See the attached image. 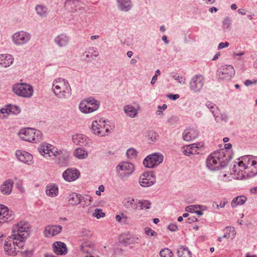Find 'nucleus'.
Here are the masks:
<instances>
[{
    "mask_svg": "<svg viewBox=\"0 0 257 257\" xmlns=\"http://www.w3.org/2000/svg\"><path fill=\"white\" fill-rule=\"evenodd\" d=\"M231 159V154L226 150H219L211 153L207 158V167L211 171L224 168Z\"/></svg>",
    "mask_w": 257,
    "mask_h": 257,
    "instance_id": "nucleus-1",
    "label": "nucleus"
},
{
    "mask_svg": "<svg viewBox=\"0 0 257 257\" xmlns=\"http://www.w3.org/2000/svg\"><path fill=\"white\" fill-rule=\"evenodd\" d=\"M52 90L59 98H67L71 95V88L68 81L59 78L55 79L52 84Z\"/></svg>",
    "mask_w": 257,
    "mask_h": 257,
    "instance_id": "nucleus-2",
    "label": "nucleus"
},
{
    "mask_svg": "<svg viewBox=\"0 0 257 257\" xmlns=\"http://www.w3.org/2000/svg\"><path fill=\"white\" fill-rule=\"evenodd\" d=\"M19 135L23 140L33 143L41 141L43 137L40 131L30 127L21 129Z\"/></svg>",
    "mask_w": 257,
    "mask_h": 257,
    "instance_id": "nucleus-3",
    "label": "nucleus"
},
{
    "mask_svg": "<svg viewBox=\"0 0 257 257\" xmlns=\"http://www.w3.org/2000/svg\"><path fill=\"white\" fill-rule=\"evenodd\" d=\"M30 233V225L26 222L21 221L13 226L12 229V238L19 239L24 241Z\"/></svg>",
    "mask_w": 257,
    "mask_h": 257,
    "instance_id": "nucleus-4",
    "label": "nucleus"
},
{
    "mask_svg": "<svg viewBox=\"0 0 257 257\" xmlns=\"http://www.w3.org/2000/svg\"><path fill=\"white\" fill-rule=\"evenodd\" d=\"M116 171L117 176L122 180H126L135 171L134 165L128 162H123L119 163Z\"/></svg>",
    "mask_w": 257,
    "mask_h": 257,
    "instance_id": "nucleus-5",
    "label": "nucleus"
},
{
    "mask_svg": "<svg viewBox=\"0 0 257 257\" xmlns=\"http://www.w3.org/2000/svg\"><path fill=\"white\" fill-rule=\"evenodd\" d=\"M24 242L23 240L12 238L11 236L7 238L4 245L5 251L9 255H15L17 254L18 249L22 248Z\"/></svg>",
    "mask_w": 257,
    "mask_h": 257,
    "instance_id": "nucleus-6",
    "label": "nucleus"
},
{
    "mask_svg": "<svg viewBox=\"0 0 257 257\" xmlns=\"http://www.w3.org/2000/svg\"><path fill=\"white\" fill-rule=\"evenodd\" d=\"M12 90L13 92L19 96L29 98L33 94V87L27 83H20L13 85Z\"/></svg>",
    "mask_w": 257,
    "mask_h": 257,
    "instance_id": "nucleus-7",
    "label": "nucleus"
},
{
    "mask_svg": "<svg viewBox=\"0 0 257 257\" xmlns=\"http://www.w3.org/2000/svg\"><path fill=\"white\" fill-rule=\"evenodd\" d=\"M109 126L105 120L99 119L92 121L91 130L92 133L95 135L105 136L110 132Z\"/></svg>",
    "mask_w": 257,
    "mask_h": 257,
    "instance_id": "nucleus-8",
    "label": "nucleus"
},
{
    "mask_svg": "<svg viewBox=\"0 0 257 257\" xmlns=\"http://www.w3.org/2000/svg\"><path fill=\"white\" fill-rule=\"evenodd\" d=\"M31 39V34L24 31L15 32L12 36V41L17 46H21L26 44L30 41Z\"/></svg>",
    "mask_w": 257,
    "mask_h": 257,
    "instance_id": "nucleus-9",
    "label": "nucleus"
},
{
    "mask_svg": "<svg viewBox=\"0 0 257 257\" xmlns=\"http://www.w3.org/2000/svg\"><path fill=\"white\" fill-rule=\"evenodd\" d=\"M205 83V77L201 74L193 76L189 82V89L193 93H199L203 89Z\"/></svg>",
    "mask_w": 257,
    "mask_h": 257,
    "instance_id": "nucleus-10",
    "label": "nucleus"
},
{
    "mask_svg": "<svg viewBox=\"0 0 257 257\" xmlns=\"http://www.w3.org/2000/svg\"><path fill=\"white\" fill-rule=\"evenodd\" d=\"M39 153L46 158H56L59 153L58 149L54 146L48 144H41L38 148Z\"/></svg>",
    "mask_w": 257,
    "mask_h": 257,
    "instance_id": "nucleus-11",
    "label": "nucleus"
},
{
    "mask_svg": "<svg viewBox=\"0 0 257 257\" xmlns=\"http://www.w3.org/2000/svg\"><path fill=\"white\" fill-rule=\"evenodd\" d=\"M164 157L160 153H154L148 156L144 160L143 164L146 167L154 168L160 164L163 161Z\"/></svg>",
    "mask_w": 257,
    "mask_h": 257,
    "instance_id": "nucleus-12",
    "label": "nucleus"
},
{
    "mask_svg": "<svg viewBox=\"0 0 257 257\" xmlns=\"http://www.w3.org/2000/svg\"><path fill=\"white\" fill-rule=\"evenodd\" d=\"M235 70L230 65H225L217 71L219 79L222 80H230L234 75Z\"/></svg>",
    "mask_w": 257,
    "mask_h": 257,
    "instance_id": "nucleus-13",
    "label": "nucleus"
},
{
    "mask_svg": "<svg viewBox=\"0 0 257 257\" xmlns=\"http://www.w3.org/2000/svg\"><path fill=\"white\" fill-rule=\"evenodd\" d=\"M156 182L155 175L152 172H144L140 177L139 183L144 187H150Z\"/></svg>",
    "mask_w": 257,
    "mask_h": 257,
    "instance_id": "nucleus-14",
    "label": "nucleus"
},
{
    "mask_svg": "<svg viewBox=\"0 0 257 257\" xmlns=\"http://www.w3.org/2000/svg\"><path fill=\"white\" fill-rule=\"evenodd\" d=\"M233 173L237 179H242L245 177L246 174H247V170L244 164L241 163V161L239 160L238 162H235L232 169L231 174Z\"/></svg>",
    "mask_w": 257,
    "mask_h": 257,
    "instance_id": "nucleus-15",
    "label": "nucleus"
},
{
    "mask_svg": "<svg viewBox=\"0 0 257 257\" xmlns=\"http://www.w3.org/2000/svg\"><path fill=\"white\" fill-rule=\"evenodd\" d=\"M63 179L67 182L76 180L80 176L79 171L74 168H71L66 169L62 174Z\"/></svg>",
    "mask_w": 257,
    "mask_h": 257,
    "instance_id": "nucleus-16",
    "label": "nucleus"
},
{
    "mask_svg": "<svg viewBox=\"0 0 257 257\" xmlns=\"http://www.w3.org/2000/svg\"><path fill=\"white\" fill-rule=\"evenodd\" d=\"M13 218V211H10L6 206L0 204V223L9 221Z\"/></svg>",
    "mask_w": 257,
    "mask_h": 257,
    "instance_id": "nucleus-17",
    "label": "nucleus"
},
{
    "mask_svg": "<svg viewBox=\"0 0 257 257\" xmlns=\"http://www.w3.org/2000/svg\"><path fill=\"white\" fill-rule=\"evenodd\" d=\"M73 142L80 146H90L91 141L88 137L81 134L74 135L72 138Z\"/></svg>",
    "mask_w": 257,
    "mask_h": 257,
    "instance_id": "nucleus-18",
    "label": "nucleus"
},
{
    "mask_svg": "<svg viewBox=\"0 0 257 257\" xmlns=\"http://www.w3.org/2000/svg\"><path fill=\"white\" fill-rule=\"evenodd\" d=\"M16 155L20 161L25 164L31 165L33 163V156L25 151L18 150L16 152Z\"/></svg>",
    "mask_w": 257,
    "mask_h": 257,
    "instance_id": "nucleus-19",
    "label": "nucleus"
},
{
    "mask_svg": "<svg viewBox=\"0 0 257 257\" xmlns=\"http://www.w3.org/2000/svg\"><path fill=\"white\" fill-rule=\"evenodd\" d=\"M85 13L83 10L78 8L75 9V11L71 14L70 21H72V23H81L85 21Z\"/></svg>",
    "mask_w": 257,
    "mask_h": 257,
    "instance_id": "nucleus-20",
    "label": "nucleus"
},
{
    "mask_svg": "<svg viewBox=\"0 0 257 257\" xmlns=\"http://www.w3.org/2000/svg\"><path fill=\"white\" fill-rule=\"evenodd\" d=\"M62 227L60 225H48L44 230L45 236L50 237L59 234L62 230Z\"/></svg>",
    "mask_w": 257,
    "mask_h": 257,
    "instance_id": "nucleus-21",
    "label": "nucleus"
},
{
    "mask_svg": "<svg viewBox=\"0 0 257 257\" xmlns=\"http://www.w3.org/2000/svg\"><path fill=\"white\" fill-rule=\"evenodd\" d=\"M198 135V131L194 128H189L183 133L184 140L189 142L194 140Z\"/></svg>",
    "mask_w": 257,
    "mask_h": 257,
    "instance_id": "nucleus-22",
    "label": "nucleus"
},
{
    "mask_svg": "<svg viewBox=\"0 0 257 257\" xmlns=\"http://www.w3.org/2000/svg\"><path fill=\"white\" fill-rule=\"evenodd\" d=\"M54 252L58 255H64L67 253V248L66 244L61 241H56L53 244Z\"/></svg>",
    "mask_w": 257,
    "mask_h": 257,
    "instance_id": "nucleus-23",
    "label": "nucleus"
},
{
    "mask_svg": "<svg viewBox=\"0 0 257 257\" xmlns=\"http://www.w3.org/2000/svg\"><path fill=\"white\" fill-rule=\"evenodd\" d=\"M58 164L63 166L68 165L69 159V153L66 151H59L57 156Z\"/></svg>",
    "mask_w": 257,
    "mask_h": 257,
    "instance_id": "nucleus-24",
    "label": "nucleus"
},
{
    "mask_svg": "<svg viewBox=\"0 0 257 257\" xmlns=\"http://www.w3.org/2000/svg\"><path fill=\"white\" fill-rule=\"evenodd\" d=\"M117 9L121 12H128L132 8L131 0H116Z\"/></svg>",
    "mask_w": 257,
    "mask_h": 257,
    "instance_id": "nucleus-25",
    "label": "nucleus"
},
{
    "mask_svg": "<svg viewBox=\"0 0 257 257\" xmlns=\"http://www.w3.org/2000/svg\"><path fill=\"white\" fill-rule=\"evenodd\" d=\"M14 182L11 180L5 181L1 186L0 190L4 195H9L12 192Z\"/></svg>",
    "mask_w": 257,
    "mask_h": 257,
    "instance_id": "nucleus-26",
    "label": "nucleus"
},
{
    "mask_svg": "<svg viewBox=\"0 0 257 257\" xmlns=\"http://www.w3.org/2000/svg\"><path fill=\"white\" fill-rule=\"evenodd\" d=\"M80 2L78 0H68L65 3V8L71 14L75 11V9L80 8Z\"/></svg>",
    "mask_w": 257,
    "mask_h": 257,
    "instance_id": "nucleus-27",
    "label": "nucleus"
},
{
    "mask_svg": "<svg viewBox=\"0 0 257 257\" xmlns=\"http://www.w3.org/2000/svg\"><path fill=\"white\" fill-rule=\"evenodd\" d=\"M14 61L13 56L8 54L0 55V65L4 67L11 65Z\"/></svg>",
    "mask_w": 257,
    "mask_h": 257,
    "instance_id": "nucleus-28",
    "label": "nucleus"
},
{
    "mask_svg": "<svg viewBox=\"0 0 257 257\" xmlns=\"http://www.w3.org/2000/svg\"><path fill=\"white\" fill-rule=\"evenodd\" d=\"M238 160L241 161L242 164H244L246 169L251 165H256L257 157L252 156H244L240 158Z\"/></svg>",
    "mask_w": 257,
    "mask_h": 257,
    "instance_id": "nucleus-29",
    "label": "nucleus"
},
{
    "mask_svg": "<svg viewBox=\"0 0 257 257\" xmlns=\"http://www.w3.org/2000/svg\"><path fill=\"white\" fill-rule=\"evenodd\" d=\"M139 200L132 198H126L123 201V204L126 208L133 209H139Z\"/></svg>",
    "mask_w": 257,
    "mask_h": 257,
    "instance_id": "nucleus-30",
    "label": "nucleus"
},
{
    "mask_svg": "<svg viewBox=\"0 0 257 257\" xmlns=\"http://www.w3.org/2000/svg\"><path fill=\"white\" fill-rule=\"evenodd\" d=\"M69 41V37L66 34L58 35L54 39V42L60 47L66 46Z\"/></svg>",
    "mask_w": 257,
    "mask_h": 257,
    "instance_id": "nucleus-31",
    "label": "nucleus"
},
{
    "mask_svg": "<svg viewBox=\"0 0 257 257\" xmlns=\"http://www.w3.org/2000/svg\"><path fill=\"white\" fill-rule=\"evenodd\" d=\"M86 102H87L89 107L90 108L91 112L97 110L100 106V102L94 98L89 97L86 98Z\"/></svg>",
    "mask_w": 257,
    "mask_h": 257,
    "instance_id": "nucleus-32",
    "label": "nucleus"
},
{
    "mask_svg": "<svg viewBox=\"0 0 257 257\" xmlns=\"http://www.w3.org/2000/svg\"><path fill=\"white\" fill-rule=\"evenodd\" d=\"M80 194L72 193L69 195L67 198L69 204L74 206L80 203Z\"/></svg>",
    "mask_w": 257,
    "mask_h": 257,
    "instance_id": "nucleus-33",
    "label": "nucleus"
},
{
    "mask_svg": "<svg viewBox=\"0 0 257 257\" xmlns=\"http://www.w3.org/2000/svg\"><path fill=\"white\" fill-rule=\"evenodd\" d=\"M223 232L224 234L222 237V238H231V239H233L236 234L235 228L234 227L232 226L226 227L224 229Z\"/></svg>",
    "mask_w": 257,
    "mask_h": 257,
    "instance_id": "nucleus-34",
    "label": "nucleus"
},
{
    "mask_svg": "<svg viewBox=\"0 0 257 257\" xmlns=\"http://www.w3.org/2000/svg\"><path fill=\"white\" fill-rule=\"evenodd\" d=\"M123 110L125 113L129 116L134 118L138 114V110L132 105H127L123 107Z\"/></svg>",
    "mask_w": 257,
    "mask_h": 257,
    "instance_id": "nucleus-35",
    "label": "nucleus"
},
{
    "mask_svg": "<svg viewBox=\"0 0 257 257\" xmlns=\"http://www.w3.org/2000/svg\"><path fill=\"white\" fill-rule=\"evenodd\" d=\"M247 198L244 196H237L233 199L231 201V205L232 207L234 208L237 205L243 204L246 201Z\"/></svg>",
    "mask_w": 257,
    "mask_h": 257,
    "instance_id": "nucleus-36",
    "label": "nucleus"
},
{
    "mask_svg": "<svg viewBox=\"0 0 257 257\" xmlns=\"http://www.w3.org/2000/svg\"><path fill=\"white\" fill-rule=\"evenodd\" d=\"M178 257H192L191 251L184 246L179 247L177 250Z\"/></svg>",
    "mask_w": 257,
    "mask_h": 257,
    "instance_id": "nucleus-37",
    "label": "nucleus"
},
{
    "mask_svg": "<svg viewBox=\"0 0 257 257\" xmlns=\"http://www.w3.org/2000/svg\"><path fill=\"white\" fill-rule=\"evenodd\" d=\"M198 146H194V144L192 146H188L186 148H183V152L184 154L186 156H189L191 155L198 154L197 148Z\"/></svg>",
    "mask_w": 257,
    "mask_h": 257,
    "instance_id": "nucleus-38",
    "label": "nucleus"
},
{
    "mask_svg": "<svg viewBox=\"0 0 257 257\" xmlns=\"http://www.w3.org/2000/svg\"><path fill=\"white\" fill-rule=\"evenodd\" d=\"M74 155L79 159H84L87 157L88 153L81 148H77L74 151Z\"/></svg>",
    "mask_w": 257,
    "mask_h": 257,
    "instance_id": "nucleus-39",
    "label": "nucleus"
},
{
    "mask_svg": "<svg viewBox=\"0 0 257 257\" xmlns=\"http://www.w3.org/2000/svg\"><path fill=\"white\" fill-rule=\"evenodd\" d=\"M46 194L47 195L54 197L56 196L58 193V187L55 185H51L47 186Z\"/></svg>",
    "mask_w": 257,
    "mask_h": 257,
    "instance_id": "nucleus-40",
    "label": "nucleus"
},
{
    "mask_svg": "<svg viewBox=\"0 0 257 257\" xmlns=\"http://www.w3.org/2000/svg\"><path fill=\"white\" fill-rule=\"evenodd\" d=\"M37 14L41 17H45L48 14V9L45 6L38 5L35 8Z\"/></svg>",
    "mask_w": 257,
    "mask_h": 257,
    "instance_id": "nucleus-41",
    "label": "nucleus"
},
{
    "mask_svg": "<svg viewBox=\"0 0 257 257\" xmlns=\"http://www.w3.org/2000/svg\"><path fill=\"white\" fill-rule=\"evenodd\" d=\"M79 109L82 112L85 113H91L90 108L89 107L86 99L81 101L79 105Z\"/></svg>",
    "mask_w": 257,
    "mask_h": 257,
    "instance_id": "nucleus-42",
    "label": "nucleus"
},
{
    "mask_svg": "<svg viewBox=\"0 0 257 257\" xmlns=\"http://www.w3.org/2000/svg\"><path fill=\"white\" fill-rule=\"evenodd\" d=\"M246 170V176L248 177H252L257 175V162L256 165H253L249 166Z\"/></svg>",
    "mask_w": 257,
    "mask_h": 257,
    "instance_id": "nucleus-43",
    "label": "nucleus"
},
{
    "mask_svg": "<svg viewBox=\"0 0 257 257\" xmlns=\"http://www.w3.org/2000/svg\"><path fill=\"white\" fill-rule=\"evenodd\" d=\"M147 137L149 143L156 141L158 138V135L154 131H150L147 133Z\"/></svg>",
    "mask_w": 257,
    "mask_h": 257,
    "instance_id": "nucleus-44",
    "label": "nucleus"
},
{
    "mask_svg": "<svg viewBox=\"0 0 257 257\" xmlns=\"http://www.w3.org/2000/svg\"><path fill=\"white\" fill-rule=\"evenodd\" d=\"M232 20L229 17H226L223 21V28L224 30L229 31L231 29Z\"/></svg>",
    "mask_w": 257,
    "mask_h": 257,
    "instance_id": "nucleus-45",
    "label": "nucleus"
},
{
    "mask_svg": "<svg viewBox=\"0 0 257 257\" xmlns=\"http://www.w3.org/2000/svg\"><path fill=\"white\" fill-rule=\"evenodd\" d=\"M214 118L216 122L220 123L222 121L226 122L228 120V116L226 113H221L220 115L219 113L214 117Z\"/></svg>",
    "mask_w": 257,
    "mask_h": 257,
    "instance_id": "nucleus-46",
    "label": "nucleus"
},
{
    "mask_svg": "<svg viewBox=\"0 0 257 257\" xmlns=\"http://www.w3.org/2000/svg\"><path fill=\"white\" fill-rule=\"evenodd\" d=\"M173 255L172 250L168 248H164L160 251L161 257H172Z\"/></svg>",
    "mask_w": 257,
    "mask_h": 257,
    "instance_id": "nucleus-47",
    "label": "nucleus"
},
{
    "mask_svg": "<svg viewBox=\"0 0 257 257\" xmlns=\"http://www.w3.org/2000/svg\"><path fill=\"white\" fill-rule=\"evenodd\" d=\"M151 205V203L147 200H144L141 201L140 200V203L139 204V209H149L150 208V206Z\"/></svg>",
    "mask_w": 257,
    "mask_h": 257,
    "instance_id": "nucleus-48",
    "label": "nucleus"
},
{
    "mask_svg": "<svg viewBox=\"0 0 257 257\" xmlns=\"http://www.w3.org/2000/svg\"><path fill=\"white\" fill-rule=\"evenodd\" d=\"M138 152L137 150L133 148L128 149L126 152L127 157L131 159L135 158Z\"/></svg>",
    "mask_w": 257,
    "mask_h": 257,
    "instance_id": "nucleus-49",
    "label": "nucleus"
},
{
    "mask_svg": "<svg viewBox=\"0 0 257 257\" xmlns=\"http://www.w3.org/2000/svg\"><path fill=\"white\" fill-rule=\"evenodd\" d=\"M173 78L181 84H185L186 83V79L184 77L179 75L177 73H175L172 75Z\"/></svg>",
    "mask_w": 257,
    "mask_h": 257,
    "instance_id": "nucleus-50",
    "label": "nucleus"
},
{
    "mask_svg": "<svg viewBox=\"0 0 257 257\" xmlns=\"http://www.w3.org/2000/svg\"><path fill=\"white\" fill-rule=\"evenodd\" d=\"M9 113L17 114L20 112V108L15 105H8Z\"/></svg>",
    "mask_w": 257,
    "mask_h": 257,
    "instance_id": "nucleus-51",
    "label": "nucleus"
},
{
    "mask_svg": "<svg viewBox=\"0 0 257 257\" xmlns=\"http://www.w3.org/2000/svg\"><path fill=\"white\" fill-rule=\"evenodd\" d=\"M93 216L98 219L104 217L105 216V213L102 212L101 209L97 208L95 209V211L93 213Z\"/></svg>",
    "mask_w": 257,
    "mask_h": 257,
    "instance_id": "nucleus-52",
    "label": "nucleus"
},
{
    "mask_svg": "<svg viewBox=\"0 0 257 257\" xmlns=\"http://www.w3.org/2000/svg\"><path fill=\"white\" fill-rule=\"evenodd\" d=\"M80 204L82 207H84L85 206L90 205V203L88 202V196H82L81 195L80 197Z\"/></svg>",
    "mask_w": 257,
    "mask_h": 257,
    "instance_id": "nucleus-53",
    "label": "nucleus"
},
{
    "mask_svg": "<svg viewBox=\"0 0 257 257\" xmlns=\"http://www.w3.org/2000/svg\"><path fill=\"white\" fill-rule=\"evenodd\" d=\"M81 250L84 253L90 254L91 249L90 247L88 246L87 244H83L81 245Z\"/></svg>",
    "mask_w": 257,
    "mask_h": 257,
    "instance_id": "nucleus-54",
    "label": "nucleus"
},
{
    "mask_svg": "<svg viewBox=\"0 0 257 257\" xmlns=\"http://www.w3.org/2000/svg\"><path fill=\"white\" fill-rule=\"evenodd\" d=\"M145 233L147 235H150L151 236H156L157 235V232L149 227H146L145 229Z\"/></svg>",
    "mask_w": 257,
    "mask_h": 257,
    "instance_id": "nucleus-55",
    "label": "nucleus"
},
{
    "mask_svg": "<svg viewBox=\"0 0 257 257\" xmlns=\"http://www.w3.org/2000/svg\"><path fill=\"white\" fill-rule=\"evenodd\" d=\"M179 120V118L177 116L173 115L168 118L167 121L171 125L175 124Z\"/></svg>",
    "mask_w": 257,
    "mask_h": 257,
    "instance_id": "nucleus-56",
    "label": "nucleus"
},
{
    "mask_svg": "<svg viewBox=\"0 0 257 257\" xmlns=\"http://www.w3.org/2000/svg\"><path fill=\"white\" fill-rule=\"evenodd\" d=\"M200 208V206L195 205H190L186 207L185 211L189 212H193L196 209Z\"/></svg>",
    "mask_w": 257,
    "mask_h": 257,
    "instance_id": "nucleus-57",
    "label": "nucleus"
},
{
    "mask_svg": "<svg viewBox=\"0 0 257 257\" xmlns=\"http://www.w3.org/2000/svg\"><path fill=\"white\" fill-rule=\"evenodd\" d=\"M209 110L212 112L214 117L219 113V110L216 105L212 106Z\"/></svg>",
    "mask_w": 257,
    "mask_h": 257,
    "instance_id": "nucleus-58",
    "label": "nucleus"
},
{
    "mask_svg": "<svg viewBox=\"0 0 257 257\" xmlns=\"http://www.w3.org/2000/svg\"><path fill=\"white\" fill-rule=\"evenodd\" d=\"M89 53L91 54L94 57H97L99 55L97 49L94 47L89 49Z\"/></svg>",
    "mask_w": 257,
    "mask_h": 257,
    "instance_id": "nucleus-59",
    "label": "nucleus"
},
{
    "mask_svg": "<svg viewBox=\"0 0 257 257\" xmlns=\"http://www.w3.org/2000/svg\"><path fill=\"white\" fill-rule=\"evenodd\" d=\"M138 239H139V238L136 237H132L131 238L127 237L125 239V240L124 241V242L126 243V242H127V240H130V241L128 242L129 243L134 244L135 243H138L137 240Z\"/></svg>",
    "mask_w": 257,
    "mask_h": 257,
    "instance_id": "nucleus-60",
    "label": "nucleus"
},
{
    "mask_svg": "<svg viewBox=\"0 0 257 257\" xmlns=\"http://www.w3.org/2000/svg\"><path fill=\"white\" fill-rule=\"evenodd\" d=\"M227 203V201H221L219 204H218L216 202H214L213 206L214 207L215 205H216V208H218L219 207L223 208Z\"/></svg>",
    "mask_w": 257,
    "mask_h": 257,
    "instance_id": "nucleus-61",
    "label": "nucleus"
},
{
    "mask_svg": "<svg viewBox=\"0 0 257 257\" xmlns=\"http://www.w3.org/2000/svg\"><path fill=\"white\" fill-rule=\"evenodd\" d=\"M229 46V43L227 42H226L225 43L221 42L219 44L218 46V49H222L224 48H226L228 47Z\"/></svg>",
    "mask_w": 257,
    "mask_h": 257,
    "instance_id": "nucleus-62",
    "label": "nucleus"
},
{
    "mask_svg": "<svg viewBox=\"0 0 257 257\" xmlns=\"http://www.w3.org/2000/svg\"><path fill=\"white\" fill-rule=\"evenodd\" d=\"M168 97L171 100H175L180 97V95L178 94H170L168 95Z\"/></svg>",
    "mask_w": 257,
    "mask_h": 257,
    "instance_id": "nucleus-63",
    "label": "nucleus"
},
{
    "mask_svg": "<svg viewBox=\"0 0 257 257\" xmlns=\"http://www.w3.org/2000/svg\"><path fill=\"white\" fill-rule=\"evenodd\" d=\"M168 228L171 231H175L178 229V226L175 224H172L168 226Z\"/></svg>",
    "mask_w": 257,
    "mask_h": 257,
    "instance_id": "nucleus-64",
    "label": "nucleus"
}]
</instances>
